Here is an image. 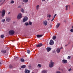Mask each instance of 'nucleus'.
<instances>
[{
    "instance_id": "nucleus-1",
    "label": "nucleus",
    "mask_w": 73,
    "mask_h": 73,
    "mask_svg": "<svg viewBox=\"0 0 73 73\" xmlns=\"http://www.w3.org/2000/svg\"><path fill=\"white\" fill-rule=\"evenodd\" d=\"M54 62H53L52 60H51L50 62V63L49 66L50 68H52L53 66H54Z\"/></svg>"
},
{
    "instance_id": "nucleus-2",
    "label": "nucleus",
    "mask_w": 73,
    "mask_h": 73,
    "mask_svg": "<svg viewBox=\"0 0 73 73\" xmlns=\"http://www.w3.org/2000/svg\"><path fill=\"white\" fill-rule=\"evenodd\" d=\"M22 16H23L22 14L20 13L17 16V19H18V20H19V19H21L22 18Z\"/></svg>"
},
{
    "instance_id": "nucleus-3",
    "label": "nucleus",
    "mask_w": 73,
    "mask_h": 73,
    "mask_svg": "<svg viewBox=\"0 0 73 73\" xmlns=\"http://www.w3.org/2000/svg\"><path fill=\"white\" fill-rule=\"evenodd\" d=\"M14 33H15V31L13 30H11L9 32V34L10 35H13Z\"/></svg>"
},
{
    "instance_id": "nucleus-4",
    "label": "nucleus",
    "mask_w": 73,
    "mask_h": 73,
    "mask_svg": "<svg viewBox=\"0 0 73 73\" xmlns=\"http://www.w3.org/2000/svg\"><path fill=\"white\" fill-rule=\"evenodd\" d=\"M28 20V18L27 17H25L24 18L23 21V23H25V22L27 21Z\"/></svg>"
},
{
    "instance_id": "nucleus-5",
    "label": "nucleus",
    "mask_w": 73,
    "mask_h": 73,
    "mask_svg": "<svg viewBox=\"0 0 73 73\" xmlns=\"http://www.w3.org/2000/svg\"><path fill=\"white\" fill-rule=\"evenodd\" d=\"M5 10H3L2 12L1 16L2 17H4L5 16Z\"/></svg>"
},
{
    "instance_id": "nucleus-6",
    "label": "nucleus",
    "mask_w": 73,
    "mask_h": 73,
    "mask_svg": "<svg viewBox=\"0 0 73 73\" xmlns=\"http://www.w3.org/2000/svg\"><path fill=\"white\" fill-rule=\"evenodd\" d=\"M49 44L50 45H53V44H54V41L52 40H50L49 42Z\"/></svg>"
},
{
    "instance_id": "nucleus-7",
    "label": "nucleus",
    "mask_w": 73,
    "mask_h": 73,
    "mask_svg": "<svg viewBox=\"0 0 73 73\" xmlns=\"http://www.w3.org/2000/svg\"><path fill=\"white\" fill-rule=\"evenodd\" d=\"M62 62L63 64H66L67 63V60L63 59L62 60Z\"/></svg>"
},
{
    "instance_id": "nucleus-8",
    "label": "nucleus",
    "mask_w": 73,
    "mask_h": 73,
    "mask_svg": "<svg viewBox=\"0 0 73 73\" xmlns=\"http://www.w3.org/2000/svg\"><path fill=\"white\" fill-rule=\"evenodd\" d=\"M51 49H52V48H50L48 47L46 48L47 51L48 52H50V51L51 50Z\"/></svg>"
},
{
    "instance_id": "nucleus-9",
    "label": "nucleus",
    "mask_w": 73,
    "mask_h": 73,
    "mask_svg": "<svg viewBox=\"0 0 73 73\" xmlns=\"http://www.w3.org/2000/svg\"><path fill=\"white\" fill-rule=\"evenodd\" d=\"M11 18L9 17H8L6 19V21L8 22H9L11 21Z\"/></svg>"
},
{
    "instance_id": "nucleus-10",
    "label": "nucleus",
    "mask_w": 73,
    "mask_h": 73,
    "mask_svg": "<svg viewBox=\"0 0 73 73\" xmlns=\"http://www.w3.org/2000/svg\"><path fill=\"white\" fill-rule=\"evenodd\" d=\"M43 36V35H36V37L37 38H40V37H41L42 36Z\"/></svg>"
},
{
    "instance_id": "nucleus-11",
    "label": "nucleus",
    "mask_w": 73,
    "mask_h": 73,
    "mask_svg": "<svg viewBox=\"0 0 73 73\" xmlns=\"http://www.w3.org/2000/svg\"><path fill=\"white\" fill-rule=\"evenodd\" d=\"M47 24H48V22H47V21H44V25L45 26H46L47 25Z\"/></svg>"
},
{
    "instance_id": "nucleus-12",
    "label": "nucleus",
    "mask_w": 73,
    "mask_h": 73,
    "mask_svg": "<svg viewBox=\"0 0 73 73\" xmlns=\"http://www.w3.org/2000/svg\"><path fill=\"white\" fill-rule=\"evenodd\" d=\"M42 46V44L40 43L39 44H37L36 45V47H40V46Z\"/></svg>"
},
{
    "instance_id": "nucleus-13",
    "label": "nucleus",
    "mask_w": 73,
    "mask_h": 73,
    "mask_svg": "<svg viewBox=\"0 0 73 73\" xmlns=\"http://www.w3.org/2000/svg\"><path fill=\"white\" fill-rule=\"evenodd\" d=\"M25 73H29L31 71L28 70H25Z\"/></svg>"
},
{
    "instance_id": "nucleus-14",
    "label": "nucleus",
    "mask_w": 73,
    "mask_h": 73,
    "mask_svg": "<svg viewBox=\"0 0 73 73\" xmlns=\"http://www.w3.org/2000/svg\"><path fill=\"white\" fill-rule=\"evenodd\" d=\"M60 23H58L57 24V25L56 26V28H58V27H60Z\"/></svg>"
},
{
    "instance_id": "nucleus-15",
    "label": "nucleus",
    "mask_w": 73,
    "mask_h": 73,
    "mask_svg": "<svg viewBox=\"0 0 73 73\" xmlns=\"http://www.w3.org/2000/svg\"><path fill=\"white\" fill-rule=\"evenodd\" d=\"M1 52L2 53H6V50H2L1 51Z\"/></svg>"
},
{
    "instance_id": "nucleus-16",
    "label": "nucleus",
    "mask_w": 73,
    "mask_h": 73,
    "mask_svg": "<svg viewBox=\"0 0 73 73\" xmlns=\"http://www.w3.org/2000/svg\"><path fill=\"white\" fill-rule=\"evenodd\" d=\"M56 52L58 53H59L60 52V50L59 48H58L56 50Z\"/></svg>"
},
{
    "instance_id": "nucleus-17",
    "label": "nucleus",
    "mask_w": 73,
    "mask_h": 73,
    "mask_svg": "<svg viewBox=\"0 0 73 73\" xmlns=\"http://www.w3.org/2000/svg\"><path fill=\"white\" fill-rule=\"evenodd\" d=\"M24 25L26 26H28V25H29V23L28 22H26L25 23Z\"/></svg>"
},
{
    "instance_id": "nucleus-18",
    "label": "nucleus",
    "mask_w": 73,
    "mask_h": 73,
    "mask_svg": "<svg viewBox=\"0 0 73 73\" xmlns=\"http://www.w3.org/2000/svg\"><path fill=\"white\" fill-rule=\"evenodd\" d=\"M29 69H31L32 68V66L31 64H29Z\"/></svg>"
},
{
    "instance_id": "nucleus-19",
    "label": "nucleus",
    "mask_w": 73,
    "mask_h": 73,
    "mask_svg": "<svg viewBox=\"0 0 73 73\" xmlns=\"http://www.w3.org/2000/svg\"><path fill=\"white\" fill-rule=\"evenodd\" d=\"M47 71L46 70H42V73H47Z\"/></svg>"
},
{
    "instance_id": "nucleus-20",
    "label": "nucleus",
    "mask_w": 73,
    "mask_h": 73,
    "mask_svg": "<svg viewBox=\"0 0 73 73\" xmlns=\"http://www.w3.org/2000/svg\"><path fill=\"white\" fill-rule=\"evenodd\" d=\"M25 67H26V66L25 65H23L21 66V68L22 69H23V68H25Z\"/></svg>"
},
{
    "instance_id": "nucleus-21",
    "label": "nucleus",
    "mask_w": 73,
    "mask_h": 73,
    "mask_svg": "<svg viewBox=\"0 0 73 73\" xmlns=\"http://www.w3.org/2000/svg\"><path fill=\"white\" fill-rule=\"evenodd\" d=\"M40 7V5H38L36 7V10H38V9H39V8Z\"/></svg>"
},
{
    "instance_id": "nucleus-22",
    "label": "nucleus",
    "mask_w": 73,
    "mask_h": 73,
    "mask_svg": "<svg viewBox=\"0 0 73 73\" xmlns=\"http://www.w3.org/2000/svg\"><path fill=\"white\" fill-rule=\"evenodd\" d=\"M69 7V5H67L66 6V10L67 11L68 9V7Z\"/></svg>"
},
{
    "instance_id": "nucleus-23",
    "label": "nucleus",
    "mask_w": 73,
    "mask_h": 73,
    "mask_svg": "<svg viewBox=\"0 0 73 73\" xmlns=\"http://www.w3.org/2000/svg\"><path fill=\"white\" fill-rule=\"evenodd\" d=\"M29 0H23V1L24 3H27L28 1Z\"/></svg>"
},
{
    "instance_id": "nucleus-24",
    "label": "nucleus",
    "mask_w": 73,
    "mask_h": 73,
    "mask_svg": "<svg viewBox=\"0 0 73 73\" xmlns=\"http://www.w3.org/2000/svg\"><path fill=\"white\" fill-rule=\"evenodd\" d=\"M21 62H24L25 60L23 58H21Z\"/></svg>"
},
{
    "instance_id": "nucleus-25",
    "label": "nucleus",
    "mask_w": 73,
    "mask_h": 73,
    "mask_svg": "<svg viewBox=\"0 0 73 73\" xmlns=\"http://www.w3.org/2000/svg\"><path fill=\"white\" fill-rule=\"evenodd\" d=\"M9 68H10V69H12V68H13V66L11 65H10L9 66Z\"/></svg>"
},
{
    "instance_id": "nucleus-26",
    "label": "nucleus",
    "mask_w": 73,
    "mask_h": 73,
    "mask_svg": "<svg viewBox=\"0 0 73 73\" xmlns=\"http://www.w3.org/2000/svg\"><path fill=\"white\" fill-rule=\"evenodd\" d=\"M56 36H53L52 39H53L54 40H55V39H56Z\"/></svg>"
},
{
    "instance_id": "nucleus-27",
    "label": "nucleus",
    "mask_w": 73,
    "mask_h": 73,
    "mask_svg": "<svg viewBox=\"0 0 73 73\" xmlns=\"http://www.w3.org/2000/svg\"><path fill=\"white\" fill-rule=\"evenodd\" d=\"M29 25H32V22L31 21H29Z\"/></svg>"
},
{
    "instance_id": "nucleus-28",
    "label": "nucleus",
    "mask_w": 73,
    "mask_h": 73,
    "mask_svg": "<svg viewBox=\"0 0 73 73\" xmlns=\"http://www.w3.org/2000/svg\"><path fill=\"white\" fill-rule=\"evenodd\" d=\"M27 52L28 54H29V53H30V52H31V51L29 50H27Z\"/></svg>"
},
{
    "instance_id": "nucleus-29",
    "label": "nucleus",
    "mask_w": 73,
    "mask_h": 73,
    "mask_svg": "<svg viewBox=\"0 0 73 73\" xmlns=\"http://www.w3.org/2000/svg\"><path fill=\"white\" fill-rule=\"evenodd\" d=\"M21 12H23V13H24V9H23V8L21 9Z\"/></svg>"
},
{
    "instance_id": "nucleus-30",
    "label": "nucleus",
    "mask_w": 73,
    "mask_h": 73,
    "mask_svg": "<svg viewBox=\"0 0 73 73\" xmlns=\"http://www.w3.org/2000/svg\"><path fill=\"white\" fill-rule=\"evenodd\" d=\"M5 19H3L1 21L2 23H4L5 22Z\"/></svg>"
},
{
    "instance_id": "nucleus-31",
    "label": "nucleus",
    "mask_w": 73,
    "mask_h": 73,
    "mask_svg": "<svg viewBox=\"0 0 73 73\" xmlns=\"http://www.w3.org/2000/svg\"><path fill=\"white\" fill-rule=\"evenodd\" d=\"M49 17V18H50V17H51V15H48L47 16V17Z\"/></svg>"
},
{
    "instance_id": "nucleus-32",
    "label": "nucleus",
    "mask_w": 73,
    "mask_h": 73,
    "mask_svg": "<svg viewBox=\"0 0 73 73\" xmlns=\"http://www.w3.org/2000/svg\"><path fill=\"white\" fill-rule=\"evenodd\" d=\"M1 38H4V35H2L1 36Z\"/></svg>"
},
{
    "instance_id": "nucleus-33",
    "label": "nucleus",
    "mask_w": 73,
    "mask_h": 73,
    "mask_svg": "<svg viewBox=\"0 0 73 73\" xmlns=\"http://www.w3.org/2000/svg\"><path fill=\"white\" fill-rule=\"evenodd\" d=\"M38 66L39 68H41V64H38Z\"/></svg>"
},
{
    "instance_id": "nucleus-34",
    "label": "nucleus",
    "mask_w": 73,
    "mask_h": 73,
    "mask_svg": "<svg viewBox=\"0 0 73 73\" xmlns=\"http://www.w3.org/2000/svg\"><path fill=\"white\" fill-rule=\"evenodd\" d=\"M71 57V56H69L67 58L68 59H70Z\"/></svg>"
},
{
    "instance_id": "nucleus-35",
    "label": "nucleus",
    "mask_w": 73,
    "mask_h": 73,
    "mask_svg": "<svg viewBox=\"0 0 73 73\" xmlns=\"http://www.w3.org/2000/svg\"><path fill=\"white\" fill-rule=\"evenodd\" d=\"M11 3H12V4H13V3H14V1H11Z\"/></svg>"
},
{
    "instance_id": "nucleus-36",
    "label": "nucleus",
    "mask_w": 73,
    "mask_h": 73,
    "mask_svg": "<svg viewBox=\"0 0 73 73\" xmlns=\"http://www.w3.org/2000/svg\"><path fill=\"white\" fill-rule=\"evenodd\" d=\"M70 32H73V29H72L70 30Z\"/></svg>"
},
{
    "instance_id": "nucleus-37",
    "label": "nucleus",
    "mask_w": 73,
    "mask_h": 73,
    "mask_svg": "<svg viewBox=\"0 0 73 73\" xmlns=\"http://www.w3.org/2000/svg\"><path fill=\"white\" fill-rule=\"evenodd\" d=\"M21 6H19L18 7V8H21Z\"/></svg>"
},
{
    "instance_id": "nucleus-38",
    "label": "nucleus",
    "mask_w": 73,
    "mask_h": 73,
    "mask_svg": "<svg viewBox=\"0 0 73 73\" xmlns=\"http://www.w3.org/2000/svg\"><path fill=\"white\" fill-rule=\"evenodd\" d=\"M71 70H72V68H70L68 70V71H70Z\"/></svg>"
},
{
    "instance_id": "nucleus-39",
    "label": "nucleus",
    "mask_w": 73,
    "mask_h": 73,
    "mask_svg": "<svg viewBox=\"0 0 73 73\" xmlns=\"http://www.w3.org/2000/svg\"><path fill=\"white\" fill-rule=\"evenodd\" d=\"M54 19L53 18L52 20H51V21H53L54 20Z\"/></svg>"
},
{
    "instance_id": "nucleus-40",
    "label": "nucleus",
    "mask_w": 73,
    "mask_h": 73,
    "mask_svg": "<svg viewBox=\"0 0 73 73\" xmlns=\"http://www.w3.org/2000/svg\"><path fill=\"white\" fill-rule=\"evenodd\" d=\"M56 15H57V14H55L54 15V16L55 17H56Z\"/></svg>"
},
{
    "instance_id": "nucleus-41",
    "label": "nucleus",
    "mask_w": 73,
    "mask_h": 73,
    "mask_svg": "<svg viewBox=\"0 0 73 73\" xmlns=\"http://www.w3.org/2000/svg\"><path fill=\"white\" fill-rule=\"evenodd\" d=\"M2 1H3V0H0V2H1Z\"/></svg>"
},
{
    "instance_id": "nucleus-42",
    "label": "nucleus",
    "mask_w": 73,
    "mask_h": 73,
    "mask_svg": "<svg viewBox=\"0 0 73 73\" xmlns=\"http://www.w3.org/2000/svg\"><path fill=\"white\" fill-rule=\"evenodd\" d=\"M64 22L65 23H66V21H64Z\"/></svg>"
},
{
    "instance_id": "nucleus-43",
    "label": "nucleus",
    "mask_w": 73,
    "mask_h": 73,
    "mask_svg": "<svg viewBox=\"0 0 73 73\" xmlns=\"http://www.w3.org/2000/svg\"><path fill=\"white\" fill-rule=\"evenodd\" d=\"M10 12H9V13H8V15H9V14H10Z\"/></svg>"
},
{
    "instance_id": "nucleus-44",
    "label": "nucleus",
    "mask_w": 73,
    "mask_h": 73,
    "mask_svg": "<svg viewBox=\"0 0 73 73\" xmlns=\"http://www.w3.org/2000/svg\"><path fill=\"white\" fill-rule=\"evenodd\" d=\"M1 62H0V65H1Z\"/></svg>"
},
{
    "instance_id": "nucleus-45",
    "label": "nucleus",
    "mask_w": 73,
    "mask_h": 73,
    "mask_svg": "<svg viewBox=\"0 0 73 73\" xmlns=\"http://www.w3.org/2000/svg\"><path fill=\"white\" fill-rule=\"evenodd\" d=\"M42 0V1H45V0Z\"/></svg>"
},
{
    "instance_id": "nucleus-46",
    "label": "nucleus",
    "mask_w": 73,
    "mask_h": 73,
    "mask_svg": "<svg viewBox=\"0 0 73 73\" xmlns=\"http://www.w3.org/2000/svg\"><path fill=\"white\" fill-rule=\"evenodd\" d=\"M55 17H54V16L53 19H54V18H55Z\"/></svg>"
},
{
    "instance_id": "nucleus-47",
    "label": "nucleus",
    "mask_w": 73,
    "mask_h": 73,
    "mask_svg": "<svg viewBox=\"0 0 73 73\" xmlns=\"http://www.w3.org/2000/svg\"><path fill=\"white\" fill-rule=\"evenodd\" d=\"M68 46V44H67V45H65L66 46Z\"/></svg>"
},
{
    "instance_id": "nucleus-48",
    "label": "nucleus",
    "mask_w": 73,
    "mask_h": 73,
    "mask_svg": "<svg viewBox=\"0 0 73 73\" xmlns=\"http://www.w3.org/2000/svg\"><path fill=\"white\" fill-rule=\"evenodd\" d=\"M48 20H49V19H48Z\"/></svg>"
},
{
    "instance_id": "nucleus-49",
    "label": "nucleus",
    "mask_w": 73,
    "mask_h": 73,
    "mask_svg": "<svg viewBox=\"0 0 73 73\" xmlns=\"http://www.w3.org/2000/svg\"><path fill=\"white\" fill-rule=\"evenodd\" d=\"M47 0V1H48L49 0Z\"/></svg>"
},
{
    "instance_id": "nucleus-50",
    "label": "nucleus",
    "mask_w": 73,
    "mask_h": 73,
    "mask_svg": "<svg viewBox=\"0 0 73 73\" xmlns=\"http://www.w3.org/2000/svg\"><path fill=\"white\" fill-rule=\"evenodd\" d=\"M32 73H34L33 72Z\"/></svg>"
}]
</instances>
